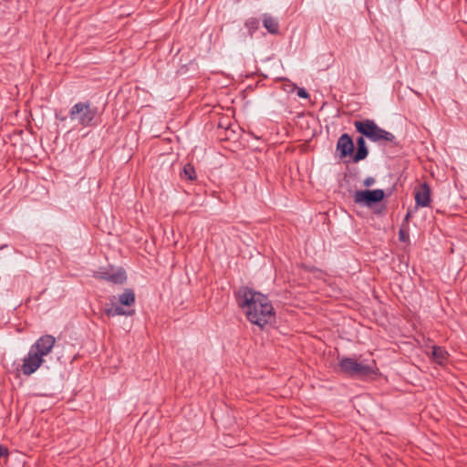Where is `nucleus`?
<instances>
[{"label":"nucleus","mask_w":467,"mask_h":467,"mask_svg":"<svg viewBox=\"0 0 467 467\" xmlns=\"http://www.w3.org/2000/svg\"><path fill=\"white\" fill-rule=\"evenodd\" d=\"M399 238L401 242H407L409 240V234L406 230L400 229L399 231Z\"/></svg>","instance_id":"f3484780"},{"label":"nucleus","mask_w":467,"mask_h":467,"mask_svg":"<svg viewBox=\"0 0 467 467\" xmlns=\"http://www.w3.org/2000/svg\"><path fill=\"white\" fill-rule=\"evenodd\" d=\"M56 344V338L52 335H44L41 336L32 346L31 349H33L37 355H39L42 358L45 356L48 355L54 346Z\"/></svg>","instance_id":"0eeeda50"},{"label":"nucleus","mask_w":467,"mask_h":467,"mask_svg":"<svg viewBox=\"0 0 467 467\" xmlns=\"http://www.w3.org/2000/svg\"><path fill=\"white\" fill-rule=\"evenodd\" d=\"M95 276L99 279L107 280L113 284L122 285L126 282L127 276L123 269L119 268L116 271L104 270L97 272Z\"/></svg>","instance_id":"6e6552de"},{"label":"nucleus","mask_w":467,"mask_h":467,"mask_svg":"<svg viewBox=\"0 0 467 467\" xmlns=\"http://www.w3.org/2000/svg\"><path fill=\"white\" fill-rule=\"evenodd\" d=\"M104 313L107 317H111L115 316H132L135 313L134 309H126L122 305L112 304L104 309Z\"/></svg>","instance_id":"9b49d317"},{"label":"nucleus","mask_w":467,"mask_h":467,"mask_svg":"<svg viewBox=\"0 0 467 467\" xmlns=\"http://www.w3.org/2000/svg\"><path fill=\"white\" fill-rule=\"evenodd\" d=\"M182 176L190 181L196 180V172L193 165L190 163L184 165Z\"/></svg>","instance_id":"2eb2a0df"},{"label":"nucleus","mask_w":467,"mask_h":467,"mask_svg":"<svg viewBox=\"0 0 467 467\" xmlns=\"http://www.w3.org/2000/svg\"><path fill=\"white\" fill-rule=\"evenodd\" d=\"M235 297L247 319L260 328L274 320V307L266 296L247 286H242L235 293Z\"/></svg>","instance_id":"f257e3e1"},{"label":"nucleus","mask_w":467,"mask_h":467,"mask_svg":"<svg viewBox=\"0 0 467 467\" xmlns=\"http://www.w3.org/2000/svg\"><path fill=\"white\" fill-rule=\"evenodd\" d=\"M375 183V179L373 177H367L364 181H363V185L365 187H370L372 186L373 184Z\"/></svg>","instance_id":"6ab92c4d"},{"label":"nucleus","mask_w":467,"mask_h":467,"mask_svg":"<svg viewBox=\"0 0 467 467\" xmlns=\"http://www.w3.org/2000/svg\"><path fill=\"white\" fill-rule=\"evenodd\" d=\"M57 119H60L61 121H64V120H66L67 118L66 117H58L57 115Z\"/></svg>","instance_id":"4be33fe9"},{"label":"nucleus","mask_w":467,"mask_h":467,"mask_svg":"<svg viewBox=\"0 0 467 467\" xmlns=\"http://www.w3.org/2000/svg\"><path fill=\"white\" fill-rule=\"evenodd\" d=\"M368 154V148H358L357 151L353 154L352 153V161L354 162H358L362 160H365Z\"/></svg>","instance_id":"dca6fc26"},{"label":"nucleus","mask_w":467,"mask_h":467,"mask_svg":"<svg viewBox=\"0 0 467 467\" xmlns=\"http://www.w3.org/2000/svg\"><path fill=\"white\" fill-rule=\"evenodd\" d=\"M43 362L44 358L30 348L27 355L23 359L21 371L24 375L30 376L41 367Z\"/></svg>","instance_id":"423d86ee"},{"label":"nucleus","mask_w":467,"mask_h":467,"mask_svg":"<svg viewBox=\"0 0 467 467\" xmlns=\"http://www.w3.org/2000/svg\"><path fill=\"white\" fill-rule=\"evenodd\" d=\"M98 115V108L93 106L91 102H78L69 109V119L75 122L77 126L83 128L92 127L96 124V117Z\"/></svg>","instance_id":"7ed1b4c3"},{"label":"nucleus","mask_w":467,"mask_h":467,"mask_svg":"<svg viewBox=\"0 0 467 467\" xmlns=\"http://www.w3.org/2000/svg\"><path fill=\"white\" fill-rule=\"evenodd\" d=\"M296 93L298 97L303 99H307L309 97L308 92L303 88H298Z\"/></svg>","instance_id":"a211bd4d"},{"label":"nucleus","mask_w":467,"mask_h":467,"mask_svg":"<svg viewBox=\"0 0 467 467\" xmlns=\"http://www.w3.org/2000/svg\"><path fill=\"white\" fill-rule=\"evenodd\" d=\"M119 302L120 305L125 306H130L135 303V294L134 291L130 288H127L124 292L119 295Z\"/></svg>","instance_id":"4468645a"},{"label":"nucleus","mask_w":467,"mask_h":467,"mask_svg":"<svg viewBox=\"0 0 467 467\" xmlns=\"http://www.w3.org/2000/svg\"><path fill=\"white\" fill-rule=\"evenodd\" d=\"M431 356L432 359L440 365H443L448 359V352L441 347H432Z\"/></svg>","instance_id":"ddd939ff"},{"label":"nucleus","mask_w":467,"mask_h":467,"mask_svg":"<svg viewBox=\"0 0 467 467\" xmlns=\"http://www.w3.org/2000/svg\"><path fill=\"white\" fill-rule=\"evenodd\" d=\"M385 193L381 189L370 190H360L356 191L354 193V202L358 204H363L370 207L374 203L379 202L384 199Z\"/></svg>","instance_id":"39448f33"},{"label":"nucleus","mask_w":467,"mask_h":467,"mask_svg":"<svg viewBox=\"0 0 467 467\" xmlns=\"http://www.w3.org/2000/svg\"><path fill=\"white\" fill-rule=\"evenodd\" d=\"M8 456V449L3 445H0V457Z\"/></svg>","instance_id":"aec40b11"},{"label":"nucleus","mask_w":467,"mask_h":467,"mask_svg":"<svg viewBox=\"0 0 467 467\" xmlns=\"http://www.w3.org/2000/svg\"><path fill=\"white\" fill-rule=\"evenodd\" d=\"M354 127L358 132L362 134V136L357 139L358 148L367 147L364 137L373 142L380 143L382 141H388L393 145L398 144L395 136L391 132L383 130L372 119H366L364 120H356Z\"/></svg>","instance_id":"f03ea898"},{"label":"nucleus","mask_w":467,"mask_h":467,"mask_svg":"<svg viewBox=\"0 0 467 467\" xmlns=\"http://www.w3.org/2000/svg\"><path fill=\"white\" fill-rule=\"evenodd\" d=\"M338 368L349 377L364 378L374 373L372 367L358 362L354 358L344 357L339 359Z\"/></svg>","instance_id":"20e7f679"},{"label":"nucleus","mask_w":467,"mask_h":467,"mask_svg":"<svg viewBox=\"0 0 467 467\" xmlns=\"http://www.w3.org/2000/svg\"><path fill=\"white\" fill-rule=\"evenodd\" d=\"M257 24H258V22H257L256 20H254V19H251V20H249V21L246 23V25H247V26H257Z\"/></svg>","instance_id":"412c9836"},{"label":"nucleus","mask_w":467,"mask_h":467,"mask_svg":"<svg viewBox=\"0 0 467 467\" xmlns=\"http://www.w3.org/2000/svg\"><path fill=\"white\" fill-rule=\"evenodd\" d=\"M263 25L270 34L275 35L279 31V24L277 19L268 14H265L263 16Z\"/></svg>","instance_id":"f8f14e48"},{"label":"nucleus","mask_w":467,"mask_h":467,"mask_svg":"<svg viewBox=\"0 0 467 467\" xmlns=\"http://www.w3.org/2000/svg\"><path fill=\"white\" fill-rule=\"evenodd\" d=\"M415 202L418 206L428 207L431 204V188L424 182L415 189Z\"/></svg>","instance_id":"9d476101"},{"label":"nucleus","mask_w":467,"mask_h":467,"mask_svg":"<svg viewBox=\"0 0 467 467\" xmlns=\"http://www.w3.org/2000/svg\"><path fill=\"white\" fill-rule=\"evenodd\" d=\"M337 150L340 153V158L351 156L354 152V142L352 138L347 134H342L337 142Z\"/></svg>","instance_id":"1a4fd4ad"}]
</instances>
